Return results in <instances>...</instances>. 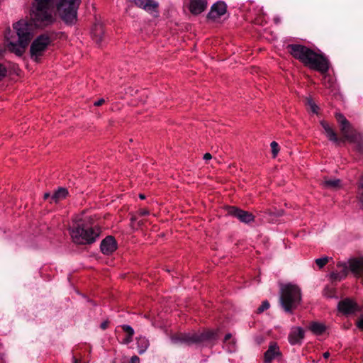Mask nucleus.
<instances>
[{
    "mask_svg": "<svg viewBox=\"0 0 363 363\" xmlns=\"http://www.w3.org/2000/svg\"><path fill=\"white\" fill-rule=\"evenodd\" d=\"M133 336H130V335H127L126 337H125V339L123 340V342L125 344H128V343L131 342L133 341Z\"/></svg>",
    "mask_w": 363,
    "mask_h": 363,
    "instance_id": "obj_32",
    "label": "nucleus"
},
{
    "mask_svg": "<svg viewBox=\"0 0 363 363\" xmlns=\"http://www.w3.org/2000/svg\"><path fill=\"white\" fill-rule=\"evenodd\" d=\"M337 267L341 268L340 272H333L331 278L334 280H341L347 277L348 270L350 269L352 273L359 277L363 274V258L352 259L347 263H338Z\"/></svg>",
    "mask_w": 363,
    "mask_h": 363,
    "instance_id": "obj_8",
    "label": "nucleus"
},
{
    "mask_svg": "<svg viewBox=\"0 0 363 363\" xmlns=\"http://www.w3.org/2000/svg\"><path fill=\"white\" fill-rule=\"evenodd\" d=\"M116 250V242L111 236H107L101 241V250L104 255H110Z\"/></svg>",
    "mask_w": 363,
    "mask_h": 363,
    "instance_id": "obj_14",
    "label": "nucleus"
},
{
    "mask_svg": "<svg viewBox=\"0 0 363 363\" xmlns=\"http://www.w3.org/2000/svg\"><path fill=\"white\" fill-rule=\"evenodd\" d=\"M281 355V352L278 345L275 342H271L268 350L264 354V363H272L276 357Z\"/></svg>",
    "mask_w": 363,
    "mask_h": 363,
    "instance_id": "obj_13",
    "label": "nucleus"
},
{
    "mask_svg": "<svg viewBox=\"0 0 363 363\" xmlns=\"http://www.w3.org/2000/svg\"><path fill=\"white\" fill-rule=\"evenodd\" d=\"M308 104L310 106L311 110L313 113H316L318 112V107L313 101L311 99H307Z\"/></svg>",
    "mask_w": 363,
    "mask_h": 363,
    "instance_id": "obj_29",
    "label": "nucleus"
},
{
    "mask_svg": "<svg viewBox=\"0 0 363 363\" xmlns=\"http://www.w3.org/2000/svg\"><path fill=\"white\" fill-rule=\"evenodd\" d=\"M255 341L258 345H260L264 342V338L262 336H259L256 337Z\"/></svg>",
    "mask_w": 363,
    "mask_h": 363,
    "instance_id": "obj_35",
    "label": "nucleus"
},
{
    "mask_svg": "<svg viewBox=\"0 0 363 363\" xmlns=\"http://www.w3.org/2000/svg\"><path fill=\"white\" fill-rule=\"evenodd\" d=\"M325 188L330 189H338L342 187V181L338 179L325 178L322 182Z\"/></svg>",
    "mask_w": 363,
    "mask_h": 363,
    "instance_id": "obj_18",
    "label": "nucleus"
},
{
    "mask_svg": "<svg viewBox=\"0 0 363 363\" xmlns=\"http://www.w3.org/2000/svg\"><path fill=\"white\" fill-rule=\"evenodd\" d=\"M270 146L272 148L273 157H275L277 155L279 150L278 143L275 141H273L271 143Z\"/></svg>",
    "mask_w": 363,
    "mask_h": 363,
    "instance_id": "obj_27",
    "label": "nucleus"
},
{
    "mask_svg": "<svg viewBox=\"0 0 363 363\" xmlns=\"http://www.w3.org/2000/svg\"><path fill=\"white\" fill-rule=\"evenodd\" d=\"M108 324V321H104V322L101 323L100 327H101V329L105 330V329L107 328Z\"/></svg>",
    "mask_w": 363,
    "mask_h": 363,
    "instance_id": "obj_36",
    "label": "nucleus"
},
{
    "mask_svg": "<svg viewBox=\"0 0 363 363\" xmlns=\"http://www.w3.org/2000/svg\"><path fill=\"white\" fill-rule=\"evenodd\" d=\"M329 357H330V353H329L328 352H324V353H323V357H324L325 359H327V358H328Z\"/></svg>",
    "mask_w": 363,
    "mask_h": 363,
    "instance_id": "obj_40",
    "label": "nucleus"
},
{
    "mask_svg": "<svg viewBox=\"0 0 363 363\" xmlns=\"http://www.w3.org/2000/svg\"><path fill=\"white\" fill-rule=\"evenodd\" d=\"M321 126L324 129L328 138L333 142L337 143L338 141L337 135L329 124L325 121L320 122Z\"/></svg>",
    "mask_w": 363,
    "mask_h": 363,
    "instance_id": "obj_19",
    "label": "nucleus"
},
{
    "mask_svg": "<svg viewBox=\"0 0 363 363\" xmlns=\"http://www.w3.org/2000/svg\"><path fill=\"white\" fill-rule=\"evenodd\" d=\"M228 213L237 218L240 222L250 223L255 219V216L250 212L241 210L235 206H232L228 209Z\"/></svg>",
    "mask_w": 363,
    "mask_h": 363,
    "instance_id": "obj_10",
    "label": "nucleus"
},
{
    "mask_svg": "<svg viewBox=\"0 0 363 363\" xmlns=\"http://www.w3.org/2000/svg\"><path fill=\"white\" fill-rule=\"evenodd\" d=\"M149 214V211L146 209H142L140 211V216H147Z\"/></svg>",
    "mask_w": 363,
    "mask_h": 363,
    "instance_id": "obj_37",
    "label": "nucleus"
},
{
    "mask_svg": "<svg viewBox=\"0 0 363 363\" xmlns=\"http://www.w3.org/2000/svg\"><path fill=\"white\" fill-rule=\"evenodd\" d=\"M81 0H33L30 19L36 28H45L55 21L54 9L66 23H72L77 18Z\"/></svg>",
    "mask_w": 363,
    "mask_h": 363,
    "instance_id": "obj_1",
    "label": "nucleus"
},
{
    "mask_svg": "<svg viewBox=\"0 0 363 363\" xmlns=\"http://www.w3.org/2000/svg\"><path fill=\"white\" fill-rule=\"evenodd\" d=\"M121 328H122L123 330L127 333V335H128L130 336L134 335V333H135L134 330L131 326H130L128 325H121Z\"/></svg>",
    "mask_w": 363,
    "mask_h": 363,
    "instance_id": "obj_28",
    "label": "nucleus"
},
{
    "mask_svg": "<svg viewBox=\"0 0 363 363\" xmlns=\"http://www.w3.org/2000/svg\"><path fill=\"white\" fill-rule=\"evenodd\" d=\"M279 303L284 311L292 313L301 302V288L294 284H280Z\"/></svg>",
    "mask_w": 363,
    "mask_h": 363,
    "instance_id": "obj_4",
    "label": "nucleus"
},
{
    "mask_svg": "<svg viewBox=\"0 0 363 363\" xmlns=\"http://www.w3.org/2000/svg\"><path fill=\"white\" fill-rule=\"evenodd\" d=\"M68 194L67 189L65 188H60L57 191H56L53 195L51 196L52 201L57 203V201L65 199Z\"/></svg>",
    "mask_w": 363,
    "mask_h": 363,
    "instance_id": "obj_22",
    "label": "nucleus"
},
{
    "mask_svg": "<svg viewBox=\"0 0 363 363\" xmlns=\"http://www.w3.org/2000/svg\"><path fill=\"white\" fill-rule=\"evenodd\" d=\"M277 216H281L283 215V211H278L276 213H274Z\"/></svg>",
    "mask_w": 363,
    "mask_h": 363,
    "instance_id": "obj_39",
    "label": "nucleus"
},
{
    "mask_svg": "<svg viewBox=\"0 0 363 363\" xmlns=\"http://www.w3.org/2000/svg\"><path fill=\"white\" fill-rule=\"evenodd\" d=\"M130 362L131 363H139L140 359L138 356L134 355L131 357Z\"/></svg>",
    "mask_w": 363,
    "mask_h": 363,
    "instance_id": "obj_34",
    "label": "nucleus"
},
{
    "mask_svg": "<svg viewBox=\"0 0 363 363\" xmlns=\"http://www.w3.org/2000/svg\"><path fill=\"white\" fill-rule=\"evenodd\" d=\"M335 118L340 125V130L344 138L356 144V149L363 153V137L353 132L352 126L347 118L341 113H336Z\"/></svg>",
    "mask_w": 363,
    "mask_h": 363,
    "instance_id": "obj_7",
    "label": "nucleus"
},
{
    "mask_svg": "<svg viewBox=\"0 0 363 363\" xmlns=\"http://www.w3.org/2000/svg\"><path fill=\"white\" fill-rule=\"evenodd\" d=\"M337 307L338 310L345 315L352 314L359 311L358 305L350 298H345L340 301Z\"/></svg>",
    "mask_w": 363,
    "mask_h": 363,
    "instance_id": "obj_11",
    "label": "nucleus"
},
{
    "mask_svg": "<svg viewBox=\"0 0 363 363\" xmlns=\"http://www.w3.org/2000/svg\"><path fill=\"white\" fill-rule=\"evenodd\" d=\"M223 348L228 352H233L236 350V341L232 338V335L228 333L223 340Z\"/></svg>",
    "mask_w": 363,
    "mask_h": 363,
    "instance_id": "obj_17",
    "label": "nucleus"
},
{
    "mask_svg": "<svg viewBox=\"0 0 363 363\" xmlns=\"http://www.w3.org/2000/svg\"><path fill=\"white\" fill-rule=\"evenodd\" d=\"M207 7V0H191L189 3V11L194 15L202 13Z\"/></svg>",
    "mask_w": 363,
    "mask_h": 363,
    "instance_id": "obj_15",
    "label": "nucleus"
},
{
    "mask_svg": "<svg viewBox=\"0 0 363 363\" xmlns=\"http://www.w3.org/2000/svg\"><path fill=\"white\" fill-rule=\"evenodd\" d=\"M139 197H140V199H145V196L144 194H140L139 195Z\"/></svg>",
    "mask_w": 363,
    "mask_h": 363,
    "instance_id": "obj_43",
    "label": "nucleus"
},
{
    "mask_svg": "<svg viewBox=\"0 0 363 363\" xmlns=\"http://www.w3.org/2000/svg\"><path fill=\"white\" fill-rule=\"evenodd\" d=\"M49 197H50V194L49 193H45L44 194V199H48Z\"/></svg>",
    "mask_w": 363,
    "mask_h": 363,
    "instance_id": "obj_42",
    "label": "nucleus"
},
{
    "mask_svg": "<svg viewBox=\"0 0 363 363\" xmlns=\"http://www.w3.org/2000/svg\"><path fill=\"white\" fill-rule=\"evenodd\" d=\"M304 337V331L300 327L291 330L289 335V341L291 345H296L301 342Z\"/></svg>",
    "mask_w": 363,
    "mask_h": 363,
    "instance_id": "obj_16",
    "label": "nucleus"
},
{
    "mask_svg": "<svg viewBox=\"0 0 363 363\" xmlns=\"http://www.w3.org/2000/svg\"><path fill=\"white\" fill-rule=\"evenodd\" d=\"M149 340L145 337H139L137 339V347L139 354H143L149 347Z\"/></svg>",
    "mask_w": 363,
    "mask_h": 363,
    "instance_id": "obj_20",
    "label": "nucleus"
},
{
    "mask_svg": "<svg viewBox=\"0 0 363 363\" xmlns=\"http://www.w3.org/2000/svg\"><path fill=\"white\" fill-rule=\"evenodd\" d=\"M310 330L316 335H320L325 330V326L323 323L313 322L310 325Z\"/></svg>",
    "mask_w": 363,
    "mask_h": 363,
    "instance_id": "obj_23",
    "label": "nucleus"
},
{
    "mask_svg": "<svg viewBox=\"0 0 363 363\" xmlns=\"http://www.w3.org/2000/svg\"><path fill=\"white\" fill-rule=\"evenodd\" d=\"M287 50L294 58L312 69L322 74L326 73L329 69L328 60L306 46L291 44L287 46Z\"/></svg>",
    "mask_w": 363,
    "mask_h": 363,
    "instance_id": "obj_2",
    "label": "nucleus"
},
{
    "mask_svg": "<svg viewBox=\"0 0 363 363\" xmlns=\"http://www.w3.org/2000/svg\"><path fill=\"white\" fill-rule=\"evenodd\" d=\"M227 6L223 1L213 4L208 13V18L216 21L226 13Z\"/></svg>",
    "mask_w": 363,
    "mask_h": 363,
    "instance_id": "obj_12",
    "label": "nucleus"
},
{
    "mask_svg": "<svg viewBox=\"0 0 363 363\" xmlns=\"http://www.w3.org/2000/svg\"><path fill=\"white\" fill-rule=\"evenodd\" d=\"M72 362L73 363H80L79 360L77 359L75 357H72Z\"/></svg>",
    "mask_w": 363,
    "mask_h": 363,
    "instance_id": "obj_41",
    "label": "nucleus"
},
{
    "mask_svg": "<svg viewBox=\"0 0 363 363\" xmlns=\"http://www.w3.org/2000/svg\"><path fill=\"white\" fill-rule=\"evenodd\" d=\"M212 158V156L210 153H206L204 155H203V160H209Z\"/></svg>",
    "mask_w": 363,
    "mask_h": 363,
    "instance_id": "obj_38",
    "label": "nucleus"
},
{
    "mask_svg": "<svg viewBox=\"0 0 363 363\" xmlns=\"http://www.w3.org/2000/svg\"><path fill=\"white\" fill-rule=\"evenodd\" d=\"M269 303L267 301H264L261 306L257 308V313H261L264 312L265 310L268 309L269 308Z\"/></svg>",
    "mask_w": 363,
    "mask_h": 363,
    "instance_id": "obj_26",
    "label": "nucleus"
},
{
    "mask_svg": "<svg viewBox=\"0 0 363 363\" xmlns=\"http://www.w3.org/2000/svg\"><path fill=\"white\" fill-rule=\"evenodd\" d=\"M99 228L88 223H79L70 229L73 241L79 245L91 244L99 236Z\"/></svg>",
    "mask_w": 363,
    "mask_h": 363,
    "instance_id": "obj_5",
    "label": "nucleus"
},
{
    "mask_svg": "<svg viewBox=\"0 0 363 363\" xmlns=\"http://www.w3.org/2000/svg\"><path fill=\"white\" fill-rule=\"evenodd\" d=\"M51 43L52 39L48 34L40 35L34 39L30 48L31 59L38 62Z\"/></svg>",
    "mask_w": 363,
    "mask_h": 363,
    "instance_id": "obj_9",
    "label": "nucleus"
},
{
    "mask_svg": "<svg viewBox=\"0 0 363 363\" xmlns=\"http://www.w3.org/2000/svg\"><path fill=\"white\" fill-rule=\"evenodd\" d=\"M18 35V40H8V50L18 56H21L32 38L31 26L24 20L19 21L13 25Z\"/></svg>",
    "mask_w": 363,
    "mask_h": 363,
    "instance_id": "obj_3",
    "label": "nucleus"
},
{
    "mask_svg": "<svg viewBox=\"0 0 363 363\" xmlns=\"http://www.w3.org/2000/svg\"><path fill=\"white\" fill-rule=\"evenodd\" d=\"M6 69L5 67L0 64V80L6 75Z\"/></svg>",
    "mask_w": 363,
    "mask_h": 363,
    "instance_id": "obj_30",
    "label": "nucleus"
},
{
    "mask_svg": "<svg viewBox=\"0 0 363 363\" xmlns=\"http://www.w3.org/2000/svg\"><path fill=\"white\" fill-rule=\"evenodd\" d=\"M217 333L213 330H208L202 333H180L172 335L171 340L174 344L184 343L191 345L203 341H211L217 338Z\"/></svg>",
    "mask_w": 363,
    "mask_h": 363,
    "instance_id": "obj_6",
    "label": "nucleus"
},
{
    "mask_svg": "<svg viewBox=\"0 0 363 363\" xmlns=\"http://www.w3.org/2000/svg\"><path fill=\"white\" fill-rule=\"evenodd\" d=\"M328 260L329 258L328 257H324L316 259L315 262L319 268H323L328 263Z\"/></svg>",
    "mask_w": 363,
    "mask_h": 363,
    "instance_id": "obj_25",
    "label": "nucleus"
},
{
    "mask_svg": "<svg viewBox=\"0 0 363 363\" xmlns=\"http://www.w3.org/2000/svg\"><path fill=\"white\" fill-rule=\"evenodd\" d=\"M357 326L358 328L363 330V315H361L359 318L358 321L357 322Z\"/></svg>",
    "mask_w": 363,
    "mask_h": 363,
    "instance_id": "obj_31",
    "label": "nucleus"
},
{
    "mask_svg": "<svg viewBox=\"0 0 363 363\" xmlns=\"http://www.w3.org/2000/svg\"><path fill=\"white\" fill-rule=\"evenodd\" d=\"M104 30L101 25H95L92 30V36L94 40L98 43H101L103 39Z\"/></svg>",
    "mask_w": 363,
    "mask_h": 363,
    "instance_id": "obj_21",
    "label": "nucleus"
},
{
    "mask_svg": "<svg viewBox=\"0 0 363 363\" xmlns=\"http://www.w3.org/2000/svg\"><path fill=\"white\" fill-rule=\"evenodd\" d=\"M104 102H105V100L104 99H100L96 101L94 103V104L96 106H99L102 105Z\"/></svg>",
    "mask_w": 363,
    "mask_h": 363,
    "instance_id": "obj_33",
    "label": "nucleus"
},
{
    "mask_svg": "<svg viewBox=\"0 0 363 363\" xmlns=\"http://www.w3.org/2000/svg\"><path fill=\"white\" fill-rule=\"evenodd\" d=\"M358 198H359V201L362 203V208H363V177L361 178V179L359 181Z\"/></svg>",
    "mask_w": 363,
    "mask_h": 363,
    "instance_id": "obj_24",
    "label": "nucleus"
}]
</instances>
